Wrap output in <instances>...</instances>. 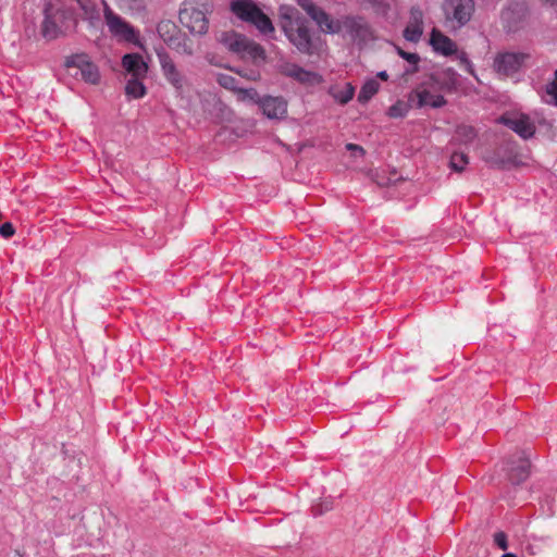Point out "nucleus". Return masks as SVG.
Wrapping results in <instances>:
<instances>
[{"label": "nucleus", "instance_id": "393cba45", "mask_svg": "<svg viewBox=\"0 0 557 557\" xmlns=\"http://www.w3.org/2000/svg\"><path fill=\"white\" fill-rule=\"evenodd\" d=\"M301 70V66L288 61H282L277 65V71L282 75L293 78L294 81H296L299 77Z\"/></svg>", "mask_w": 557, "mask_h": 557}, {"label": "nucleus", "instance_id": "473e14b6", "mask_svg": "<svg viewBox=\"0 0 557 557\" xmlns=\"http://www.w3.org/2000/svg\"><path fill=\"white\" fill-rule=\"evenodd\" d=\"M369 2L380 14H386L387 10L389 9V3L387 0H369Z\"/></svg>", "mask_w": 557, "mask_h": 557}, {"label": "nucleus", "instance_id": "f257e3e1", "mask_svg": "<svg viewBox=\"0 0 557 557\" xmlns=\"http://www.w3.org/2000/svg\"><path fill=\"white\" fill-rule=\"evenodd\" d=\"M456 73L453 70L432 74L409 92V102H412L418 109L424 107L442 108L446 104V100L441 92L450 91L456 87Z\"/></svg>", "mask_w": 557, "mask_h": 557}, {"label": "nucleus", "instance_id": "5701e85b", "mask_svg": "<svg viewBox=\"0 0 557 557\" xmlns=\"http://www.w3.org/2000/svg\"><path fill=\"white\" fill-rule=\"evenodd\" d=\"M144 78L132 77L127 81L125 92L128 97L134 99L143 98L146 95V87L143 83Z\"/></svg>", "mask_w": 557, "mask_h": 557}, {"label": "nucleus", "instance_id": "2eb2a0df", "mask_svg": "<svg viewBox=\"0 0 557 557\" xmlns=\"http://www.w3.org/2000/svg\"><path fill=\"white\" fill-rule=\"evenodd\" d=\"M424 14L421 9L412 8L410 10L409 21L404 30V37L411 42H418L423 34Z\"/></svg>", "mask_w": 557, "mask_h": 557}, {"label": "nucleus", "instance_id": "4468645a", "mask_svg": "<svg viewBox=\"0 0 557 557\" xmlns=\"http://www.w3.org/2000/svg\"><path fill=\"white\" fill-rule=\"evenodd\" d=\"M259 108L271 120H283L287 115V101L282 96H263Z\"/></svg>", "mask_w": 557, "mask_h": 557}, {"label": "nucleus", "instance_id": "9b49d317", "mask_svg": "<svg viewBox=\"0 0 557 557\" xmlns=\"http://www.w3.org/2000/svg\"><path fill=\"white\" fill-rule=\"evenodd\" d=\"M104 20L110 33L120 40L137 44L138 32L125 20L113 13L109 8L104 10Z\"/></svg>", "mask_w": 557, "mask_h": 557}, {"label": "nucleus", "instance_id": "c85d7f7f", "mask_svg": "<svg viewBox=\"0 0 557 557\" xmlns=\"http://www.w3.org/2000/svg\"><path fill=\"white\" fill-rule=\"evenodd\" d=\"M469 163L468 156L462 152H454L450 156L449 165L456 172H462Z\"/></svg>", "mask_w": 557, "mask_h": 557}, {"label": "nucleus", "instance_id": "b1692460", "mask_svg": "<svg viewBox=\"0 0 557 557\" xmlns=\"http://www.w3.org/2000/svg\"><path fill=\"white\" fill-rule=\"evenodd\" d=\"M412 107H414V104L409 102V99L407 101L398 100L389 107L387 114L393 119L405 117Z\"/></svg>", "mask_w": 557, "mask_h": 557}, {"label": "nucleus", "instance_id": "ddd939ff", "mask_svg": "<svg viewBox=\"0 0 557 557\" xmlns=\"http://www.w3.org/2000/svg\"><path fill=\"white\" fill-rule=\"evenodd\" d=\"M527 55L517 52L500 53L495 58L494 67L497 73L509 76L517 73L524 63Z\"/></svg>", "mask_w": 557, "mask_h": 557}, {"label": "nucleus", "instance_id": "a211bd4d", "mask_svg": "<svg viewBox=\"0 0 557 557\" xmlns=\"http://www.w3.org/2000/svg\"><path fill=\"white\" fill-rule=\"evenodd\" d=\"M329 94L336 102L346 104L352 99L355 95V87L350 83L334 85L330 87Z\"/></svg>", "mask_w": 557, "mask_h": 557}, {"label": "nucleus", "instance_id": "72a5a7b5", "mask_svg": "<svg viewBox=\"0 0 557 557\" xmlns=\"http://www.w3.org/2000/svg\"><path fill=\"white\" fill-rule=\"evenodd\" d=\"M494 542L500 549H507V536L504 532H497L494 535Z\"/></svg>", "mask_w": 557, "mask_h": 557}, {"label": "nucleus", "instance_id": "6ab92c4d", "mask_svg": "<svg viewBox=\"0 0 557 557\" xmlns=\"http://www.w3.org/2000/svg\"><path fill=\"white\" fill-rule=\"evenodd\" d=\"M157 32L159 37L168 46L175 39V37H178L182 34L176 25L170 21L160 22L157 26Z\"/></svg>", "mask_w": 557, "mask_h": 557}, {"label": "nucleus", "instance_id": "39448f33", "mask_svg": "<svg viewBox=\"0 0 557 557\" xmlns=\"http://www.w3.org/2000/svg\"><path fill=\"white\" fill-rule=\"evenodd\" d=\"M231 11L242 21L253 24L264 35L274 32L271 20L252 0H234L231 3Z\"/></svg>", "mask_w": 557, "mask_h": 557}, {"label": "nucleus", "instance_id": "4c0bfd02", "mask_svg": "<svg viewBox=\"0 0 557 557\" xmlns=\"http://www.w3.org/2000/svg\"><path fill=\"white\" fill-rule=\"evenodd\" d=\"M347 149H348V150H355V151H358V152H360L361 154L363 153V149H362L360 146H357V145H354V144H348V145H347Z\"/></svg>", "mask_w": 557, "mask_h": 557}, {"label": "nucleus", "instance_id": "9d476101", "mask_svg": "<svg viewBox=\"0 0 557 557\" xmlns=\"http://www.w3.org/2000/svg\"><path fill=\"white\" fill-rule=\"evenodd\" d=\"M498 121L524 139L533 137L536 131L535 119L523 112H507Z\"/></svg>", "mask_w": 557, "mask_h": 557}, {"label": "nucleus", "instance_id": "7ed1b4c3", "mask_svg": "<svg viewBox=\"0 0 557 557\" xmlns=\"http://www.w3.org/2000/svg\"><path fill=\"white\" fill-rule=\"evenodd\" d=\"M210 0H185L180 10V21L191 33L203 35L208 32L209 22L207 15L211 13Z\"/></svg>", "mask_w": 557, "mask_h": 557}, {"label": "nucleus", "instance_id": "4be33fe9", "mask_svg": "<svg viewBox=\"0 0 557 557\" xmlns=\"http://www.w3.org/2000/svg\"><path fill=\"white\" fill-rule=\"evenodd\" d=\"M168 47L175 50L180 54H194L193 44L184 34H181L178 37H175V39Z\"/></svg>", "mask_w": 557, "mask_h": 557}, {"label": "nucleus", "instance_id": "cd10ccee", "mask_svg": "<svg viewBox=\"0 0 557 557\" xmlns=\"http://www.w3.org/2000/svg\"><path fill=\"white\" fill-rule=\"evenodd\" d=\"M238 99L242 101L252 102L260 106L261 97L255 88H238L237 89Z\"/></svg>", "mask_w": 557, "mask_h": 557}, {"label": "nucleus", "instance_id": "c9c22d12", "mask_svg": "<svg viewBox=\"0 0 557 557\" xmlns=\"http://www.w3.org/2000/svg\"><path fill=\"white\" fill-rule=\"evenodd\" d=\"M398 53L401 58H404L405 60H407L409 63L411 64H417L420 60L419 55L417 53H411V52H405L403 50H398Z\"/></svg>", "mask_w": 557, "mask_h": 557}, {"label": "nucleus", "instance_id": "7c9ffc66", "mask_svg": "<svg viewBox=\"0 0 557 557\" xmlns=\"http://www.w3.org/2000/svg\"><path fill=\"white\" fill-rule=\"evenodd\" d=\"M458 138L463 143H469L475 137V131L471 126H460L457 129Z\"/></svg>", "mask_w": 557, "mask_h": 557}, {"label": "nucleus", "instance_id": "f3484780", "mask_svg": "<svg viewBox=\"0 0 557 557\" xmlns=\"http://www.w3.org/2000/svg\"><path fill=\"white\" fill-rule=\"evenodd\" d=\"M530 474V461L523 454H519L517 465L515 461L510 463L509 480L512 484H519L525 481Z\"/></svg>", "mask_w": 557, "mask_h": 557}, {"label": "nucleus", "instance_id": "dca6fc26", "mask_svg": "<svg viewBox=\"0 0 557 557\" xmlns=\"http://www.w3.org/2000/svg\"><path fill=\"white\" fill-rule=\"evenodd\" d=\"M122 65L135 78H145L148 72V65L138 53L125 54L122 59Z\"/></svg>", "mask_w": 557, "mask_h": 557}, {"label": "nucleus", "instance_id": "c756f323", "mask_svg": "<svg viewBox=\"0 0 557 557\" xmlns=\"http://www.w3.org/2000/svg\"><path fill=\"white\" fill-rule=\"evenodd\" d=\"M280 16H281V25L283 23L292 22V21H301L302 18L298 17V12L288 5H282L280 8Z\"/></svg>", "mask_w": 557, "mask_h": 557}, {"label": "nucleus", "instance_id": "ea45409f", "mask_svg": "<svg viewBox=\"0 0 557 557\" xmlns=\"http://www.w3.org/2000/svg\"><path fill=\"white\" fill-rule=\"evenodd\" d=\"M502 557H517V556L515 554L507 553V554H504Z\"/></svg>", "mask_w": 557, "mask_h": 557}, {"label": "nucleus", "instance_id": "412c9836", "mask_svg": "<svg viewBox=\"0 0 557 557\" xmlns=\"http://www.w3.org/2000/svg\"><path fill=\"white\" fill-rule=\"evenodd\" d=\"M41 33L42 36L47 39H54L60 34V28L57 25L52 14L50 13L49 7L45 9V18L42 22Z\"/></svg>", "mask_w": 557, "mask_h": 557}, {"label": "nucleus", "instance_id": "0eeeda50", "mask_svg": "<svg viewBox=\"0 0 557 557\" xmlns=\"http://www.w3.org/2000/svg\"><path fill=\"white\" fill-rule=\"evenodd\" d=\"M443 12L445 22L454 29L467 25L474 13L473 0H444Z\"/></svg>", "mask_w": 557, "mask_h": 557}, {"label": "nucleus", "instance_id": "a19ab883", "mask_svg": "<svg viewBox=\"0 0 557 557\" xmlns=\"http://www.w3.org/2000/svg\"><path fill=\"white\" fill-rule=\"evenodd\" d=\"M136 2H138L137 7H141V1L140 0H135Z\"/></svg>", "mask_w": 557, "mask_h": 557}, {"label": "nucleus", "instance_id": "423d86ee", "mask_svg": "<svg viewBox=\"0 0 557 557\" xmlns=\"http://www.w3.org/2000/svg\"><path fill=\"white\" fill-rule=\"evenodd\" d=\"M283 30L288 40L305 54H314L319 51V41L313 39L306 21H292L283 23Z\"/></svg>", "mask_w": 557, "mask_h": 557}, {"label": "nucleus", "instance_id": "a878e982", "mask_svg": "<svg viewBox=\"0 0 557 557\" xmlns=\"http://www.w3.org/2000/svg\"><path fill=\"white\" fill-rule=\"evenodd\" d=\"M322 76L313 71H308L302 67L299 77L296 79L299 84L308 85V86H315L322 83Z\"/></svg>", "mask_w": 557, "mask_h": 557}, {"label": "nucleus", "instance_id": "f03ea898", "mask_svg": "<svg viewBox=\"0 0 557 557\" xmlns=\"http://www.w3.org/2000/svg\"><path fill=\"white\" fill-rule=\"evenodd\" d=\"M297 4L327 34H336L344 27L354 39L364 40L370 35L368 23L359 16H348L343 23L332 18L311 0H296Z\"/></svg>", "mask_w": 557, "mask_h": 557}, {"label": "nucleus", "instance_id": "f704fd0d", "mask_svg": "<svg viewBox=\"0 0 557 557\" xmlns=\"http://www.w3.org/2000/svg\"><path fill=\"white\" fill-rule=\"evenodd\" d=\"M14 227L11 223L7 222L0 226V235L4 238H9L14 235Z\"/></svg>", "mask_w": 557, "mask_h": 557}, {"label": "nucleus", "instance_id": "2f4dec72", "mask_svg": "<svg viewBox=\"0 0 557 557\" xmlns=\"http://www.w3.org/2000/svg\"><path fill=\"white\" fill-rule=\"evenodd\" d=\"M219 83L221 86H223L224 88H227V89H233V90H236L238 89L237 87V82L236 79L233 77V76H230V75H220L219 77Z\"/></svg>", "mask_w": 557, "mask_h": 557}, {"label": "nucleus", "instance_id": "aec40b11", "mask_svg": "<svg viewBox=\"0 0 557 557\" xmlns=\"http://www.w3.org/2000/svg\"><path fill=\"white\" fill-rule=\"evenodd\" d=\"M379 90L380 83L377 82V79L374 77L368 78L361 86V89L358 94V101L360 103L369 102L373 98V96L377 94Z\"/></svg>", "mask_w": 557, "mask_h": 557}, {"label": "nucleus", "instance_id": "e433bc0d", "mask_svg": "<svg viewBox=\"0 0 557 557\" xmlns=\"http://www.w3.org/2000/svg\"><path fill=\"white\" fill-rule=\"evenodd\" d=\"M388 77H389V76H388V74H387V72H386V71H381V72H377V74H376V77H375V78H376V79H377V78H380V79H382V81L386 82V81L388 79Z\"/></svg>", "mask_w": 557, "mask_h": 557}, {"label": "nucleus", "instance_id": "58836bf2", "mask_svg": "<svg viewBox=\"0 0 557 557\" xmlns=\"http://www.w3.org/2000/svg\"><path fill=\"white\" fill-rule=\"evenodd\" d=\"M509 15H510V11L507 9L505 10L503 13H502V18L504 21H508L509 20Z\"/></svg>", "mask_w": 557, "mask_h": 557}, {"label": "nucleus", "instance_id": "20e7f679", "mask_svg": "<svg viewBox=\"0 0 557 557\" xmlns=\"http://www.w3.org/2000/svg\"><path fill=\"white\" fill-rule=\"evenodd\" d=\"M218 41L233 53L247 58L253 62H263L265 60L264 49L257 42L249 40L242 34L234 30L221 32Z\"/></svg>", "mask_w": 557, "mask_h": 557}, {"label": "nucleus", "instance_id": "f8f14e48", "mask_svg": "<svg viewBox=\"0 0 557 557\" xmlns=\"http://www.w3.org/2000/svg\"><path fill=\"white\" fill-rule=\"evenodd\" d=\"M67 66L77 67L82 78L89 84H97L100 79L98 66L92 63L85 53H78L70 57L66 61Z\"/></svg>", "mask_w": 557, "mask_h": 557}, {"label": "nucleus", "instance_id": "6e6552de", "mask_svg": "<svg viewBox=\"0 0 557 557\" xmlns=\"http://www.w3.org/2000/svg\"><path fill=\"white\" fill-rule=\"evenodd\" d=\"M430 44L433 50L442 55L449 57L456 55L460 65L472 76L475 77L473 64L469 60L465 51H459L456 42L448 36L444 35L437 29H433L430 37Z\"/></svg>", "mask_w": 557, "mask_h": 557}, {"label": "nucleus", "instance_id": "1a4fd4ad", "mask_svg": "<svg viewBox=\"0 0 557 557\" xmlns=\"http://www.w3.org/2000/svg\"><path fill=\"white\" fill-rule=\"evenodd\" d=\"M156 52L164 78L175 89L177 96L183 97L185 91L188 89V79L177 69L171 57L163 48L157 49Z\"/></svg>", "mask_w": 557, "mask_h": 557}, {"label": "nucleus", "instance_id": "bb28decb", "mask_svg": "<svg viewBox=\"0 0 557 557\" xmlns=\"http://www.w3.org/2000/svg\"><path fill=\"white\" fill-rule=\"evenodd\" d=\"M542 99L548 104L557 106V70L555 71V79L546 85Z\"/></svg>", "mask_w": 557, "mask_h": 557}]
</instances>
